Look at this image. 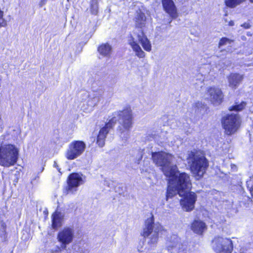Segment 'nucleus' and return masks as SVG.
I'll return each mask as SVG.
<instances>
[{
    "label": "nucleus",
    "instance_id": "nucleus-20",
    "mask_svg": "<svg viewBox=\"0 0 253 253\" xmlns=\"http://www.w3.org/2000/svg\"><path fill=\"white\" fill-rule=\"evenodd\" d=\"M191 228L195 233L202 234L207 229V226L202 221L197 220L193 222Z\"/></svg>",
    "mask_w": 253,
    "mask_h": 253
},
{
    "label": "nucleus",
    "instance_id": "nucleus-36",
    "mask_svg": "<svg viewBox=\"0 0 253 253\" xmlns=\"http://www.w3.org/2000/svg\"><path fill=\"white\" fill-rule=\"evenodd\" d=\"M230 25H232V23H230Z\"/></svg>",
    "mask_w": 253,
    "mask_h": 253
},
{
    "label": "nucleus",
    "instance_id": "nucleus-11",
    "mask_svg": "<svg viewBox=\"0 0 253 253\" xmlns=\"http://www.w3.org/2000/svg\"><path fill=\"white\" fill-rule=\"evenodd\" d=\"M75 236V230L73 227H66L58 233V241L61 243V247L66 249L67 245L72 242Z\"/></svg>",
    "mask_w": 253,
    "mask_h": 253
},
{
    "label": "nucleus",
    "instance_id": "nucleus-34",
    "mask_svg": "<svg viewBox=\"0 0 253 253\" xmlns=\"http://www.w3.org/2000/svg\"><path fill=\"white\" fill-rule=\"evenodd\" d=\"M251 2L253 3V0H249Z\"/></svg>",
    "mask_w": 253,
    "mask_h": 253
},
{
    "label": "nucleus",
    "instance_id": "nucleus-24",
    "mask_svg": "<svg viewBox=\"0 0 253 253\" xmlns=\"http://www.w3.org/2000/svg\"><path fill=\"white\" fill-rule=\"evenodd\" d=\"M98 0H90V10L92 14L96 15L98 10Z\"/></svg>",
    "mask_w": 253,
    "mask_h": 253
},
{
    "label": "nucleus",
    "instance_id": "nucleus-37",
    "mask_svg": "<svg viewBox=\"0 0 253 253\" xmlns=\"http://www.w3.org/2000/svg\"><path fill=\"white\" fill-rule=\"evenodd\" d=\"M230 25H232V23H230Z\"/></svg>",
    "mask_w": 253,
    "mask_h": 253
},
{
    "label": "nucleus",
    "instance_id": "nucleus-25",
    "mask_svg": "<svg viewBox=\"0 0 253 253\" xmlns=\"http://www.w3.org/2000/svg\"><path fill=\"white\" fill-rule=\"evenodd\" d=\"M244 1L245 0H225V3L227 6L233 8L239 5Z\"/></svg>",
    "mask_w": 253,
    "mask_h": 253
},
{
    "label": "nucleus",
    "instance_id": "nucleus-19",
    "mask_svg": "<svg viewBox=\"0 0 253 253\" xmlns=\"http://www.w3.org/2000/svg\"><path fill=\"white\" fill-rule=\"evenodd\" d=\"M177 194H178L180 196L182 197L183 195L185 194V192L181 189L177 188V186H175L174 184L170 183V181H169V185L166 195L167 201H168L169 198H171Z\"/></svg>",
    "mask_w": 253,
    "mask_h": 253
},
{
    "label": "nucleus",
    "instance_id": "nucleus-21",
    "mask_svg": "<svg viewBox=\"0 0 253 253\" xmlns=\"http://www.w3.org/2000/svg\"><path fill=\"white\" fill-rule=\"evenodd\" d=\"M98 51L103 57L109 58L112 52V46L108 43H103L98 47Z\"/></svg>",
    "mask_w": 253,
    "mask_h": 253
},
{
    "label": "nucleus",
    "instance_id": "nucleus-32",
    "mask_svg": "<svg viewBox=\"0 0 253 253\" xmlns=\"http://www.w3.org/2000/svg\"><path fill=\"white\" fill-rule=\"evenodd\" d=\"M54 167L56 168L57 169H58V170L59 171V172H60V169H58V166L57 165V163L56 162H54Z\"/></svg>",
    "mask_w": 253,
    "mask_h": 253
},
{
    "label": "nucleus",
    "instance_id": "nucleus-4",
    "mask_svg": "<svg viewBox=\"0 0 253 253\" xmlns=\"http://www.w3.org/2000/svg\"><path fill=\"white\" fill-rule=\"evenodd\" d=\"M187 162L193 173L200 177L203 176L208 166L205 157L197 151H191L189 153Z\"/></svg>",
    "mask_w": 253,
    "mask_h": 253
},
{
    "label": "nucleus",
    "instance_id": "nucleus-8",
    "mask_svg": "<svg viewBox=\"0 0 253 253\" xmlns=\"http://www.w3.org/2000/svg\"><path fill=\"white\" fill-rule=\"evenodd\" d=\"M240 121L237 114L228 115L223 118L222 125L227 135H231L236 132L240 126Z\"/></svg>",
    "mask_w": 253,
    "mask_h": 253
},
{
    "label": "nucleus",
    "instance_id": "nucleus-3",
    "mask_svg": "<svg viewBox=\"0 0 253 253\" xmlns=\"http://www.w3.org/2000/svg\"><path fill=\"white\" fill-rule=\"evenodd\" d=\"M152 158L153 162L161 168L166 176L173 173L176 165L174 164V157L172 155L164 152H153Z\"/></svg>",
    "mask_w": 253,
    "mask_h": 253
},
{
    "label": "nucleus",
    "instance_id": "nucleus-29",
    "mask_svg": "<svg viewBox=\"0 0 253 253\" xmlns=\"http://www.w3.org/2000/svg\"><path fill=\"white\" fill-rule=\"evenodd\" d=\"M0 225H1V226L2 228V229L3 230V232H4V235H6V224L3 221V220H1L0 221Z\"/></svg>",
    "mask_w": 253,
    "mask_h": 253
},
{
    "label": "nucleus",
    "instance_id": "nucleus-2",
    "mask_svg": "<svg viewBox=\"0 0 253 253\" xmlns=\"http://www.w3.org/2000/svg\"><path fill=\"white\" fill-rule=\"evenodd\" d=\"M138 42L141 44L146 51L150 52L151 50V42L140 28H136L134 30L128 40V43L135 55L139 58H143L145 57L146 54Z\"/></svg>",
    "mask_w": 253,
    "mask_h": 253
},
{
    "label": "nucleus",
    "instance_id": "nucleus-22",
    "mask_svg": "<svg viewBox=\"0 0 253 253\" xmlns=\"http://www.w3.org/2000/svg\"><path fill=\"white\" fill-rule=\"evenodd\" d=\"M63 214L59 211H55L52 214V226L53 228L56 229L62 225Z\"/></svg>",
    "mask_w": 253,
    "mask_h": 253
},
{
    "label": "nucleus",
    "instance_id": "nucleus-7",
    "mask_svg": "<svg viewBox=\"0 0 253 253\" xmlns=\"http://www.w3.org/2000/svg\"><path fill=\"white\" fill-rule=\"evenodd\" d=\"M16 163V147L6 144L0 146V165L9 167Z\"/></svg>",
    "mask_w": 253,
    "mask_h": 253
},
{
    "label": "nucleus",
    "instance_id": "nucleus-10",
    "mask_svg": "<svg viewBox=\"0 0 253 253\" xmlns=\"http://www.w3.org/2000/svg\"><path fill=\"white\" fill-rule=\"evenodd\" d=\"M86 148L85 143L80 140L74 141L69 146L66 154V157L68 160H74L81 156L84 151Z\"/></svg>",
    "mask_w": 253,
    "mask_h": 253
},
{
    "label": "nucleus",
    "instance_id": "nucleus-33",
    "mask_svg": "<svg viewBox=\"0 0 253 253\" xmlns=\"http://www.w3.org/2000/svg\"><path fill=\"white\" fill-rule=\"evenodd\" d=\"M80 253H86V252H80Z\"/></svg>",
    "mask_w": 253,
    "mask_h": 253
},
{
    "label": "nucleus",
    "instance_id": "nucleus-35",
    "mask_svg": "<svg viewBox=\"0 0 253 253\" xmlns=\"http://www.w3.org/2000/svg\"><path fill=\"white\" fill-rule=\"evenodd\" d=\"M44 168H42V171L43 170Z\"/></svg>",
    "mask_w": 253,
    "mask_h": 253
},
{
    "label": "nucleus",
    "instance_id": "nucleus-16",
    "mask_svg": "<svg viewBox=\"0 0 253 253\" xmlns=\"http://www.w3.org/2000/svg\"><path fill=\"white\" fill-rule=\"evenodd\" d=\"M86 94V95L88 97L87 101V105L86 106L84 104L81 106V109L84 111L91 110L92 108L97 104L100 100L99 94L96 92H93L90 94Z\"/></svg>",
    "mask_w": 253,
    "mask_h": 253
},
{
    "label": "nucleus",
    "instance_id": "nucleus-31",
    "mask_svg": "<svg viewBox=\"0 0 253 253\" xmlns=\"http://www.w3.org/2000/svg\"><path fill=\"white\" fill-rule=\"evenodd\" d=\"M46 2V0H41L39 5L40 7H42Z\"/></svg>",
    "mask_w": 253,
    "mask_h": 253
},
{
    "label": "nucleus",
    "instance_id": "nucleus-26",
    "mask_svg": "<svg viewBox=\"0 0 253 253\" xmlns=\"http://www.w3.org/2000/svg\"><path fill=\"white\" fill-rule=\"evenodd\" d=\"M246 105V103L245 102H242L240 104L236 105L231 107L229 109L230 110H235V111H241L243 110Z\"/></svg>",
    "mask_w": 253,
    "mask_h": 253
},
{
    "label": "nucleus",
    "instance_id": "nucleus-1",
    "mask_svg": "<svg viewBox=\"0 0 253 253\" xmlns=\"http://www.w3.org/2000/svg\"><path fill=\"white\" fill-rule=\"evenodd\" d=\"M119 118L120 126L118 130L120 133V136L123 139H126L128 136V130L132 127V113L130 109H127L119 112H116L113 117L101 128L97 138V143L100 147L105 145L106 136L111 129L115 126L117 120V117Z\"/></svg>",
    "mask_w": 253,
    "mask_h": 253
},
{
    "label": "nucleus",
    "instance_id": "nucleus-9",
    "mask_svg": "<svg viewBox=\"0 0 253 253\" xmlns=\"http://www.w3.org/2000/svg\"><path fill=\"white\" fill-rule=\"evenodd\" d=\"M211 246L217 253H231L233 250L232 241L221 237H215L212 241Z\"/></svg>",
    "mask_w": 253,
    "mask_h": 253
},
{
    "label": "nucleus",
    "instance_id": "nucleus-12",
    "mask_svg": "<svg viewBox=\"0 0 253 253\" xmlns=\"http://www.w3.org/2000/svg\"><path fill=\"white\" fill-rule=\"evenodd\" d=\"M85 176L80 173H72L70 174L68 179V186L66 188L67 193H75L77 191V188L84 183Z\"/></svg>",
    "mask_w": 253,
    "mask_h": 253
},
{
    "label": "nucleus",
    "instance_id": "nucleus-17",
    "mask_svg": "<svg viewBox=\"0 0 253 253\" xmlns=\"http://www.w3.org/2000/svg\"><path fill=\"white\" fill-rule=\"evenodd\" d=\"M162 4L165 10L172 19L178 17L177 9L172 0H162Z\"/></svg>",
    "mask_w": 253,
    "mask_h": 253
},
{
    "label": "nucleus",
    "instance_id": "nucleus-14",
    "mask_svg": "<svg viewBox=\"0 0 253 253\" xmlns=\"http://www.w3.org/2000/svg\"><path fill=\"white\" fill-rule=\"evenodd\" d=\"M183 199L180 201V205L182 209L186 211H192L195 207V204L197 200V196L194 192H184Z\"/></svg>",
    "mask_w": 253,
    "mask_h": 253
},
{
    "label": "nucleus",
    "instance_id": "nucleus-6",
    "mask_svg": "<svg viewBox=\"0 0 253 253\" xmlns=\"http://www.w3.org/2000/svg\"><path fill=\"white\" fill-rule=\"evenodd\" d=\"M166 177L169 178L170 183L174 184L178 189L184 192L190 190L192 184L189 175L185 172L179 173L177 166L173 173Z\"/></svg>",
    "mask_w": 253,
    "mask_h": 253
},
{
    "label": "nucleus",
    "instance_id": "nucleus-30",
    "mask_svg": "<svg viewBox=\"0 0 253 253\" xmlns=\"http://www.w3.org/2000/svg\"><path fill=\"white\" fill-rule=\"evenodd\" d=\"M242 26L245 29H249L251 27V25L249 23H245L242 25Z\"/></svg>",
    "mask_w": 253,
    "mask_h": 253
},
{
    "label": "nucleus",
    "instance_id": "nucleus-5",
    "mask_svg": "<svg viewBox=\"0 0 253 253\" xmlns=\"http://www.w3.org/2000/svg\"><path fill=\"white\" fill-rule=\"evenodd\" d=\"M163 230V226L158 222L155 223L154 217L152 216L146 220L142 235L144 238L148 237V244L152 246H154L158 241L159 233Z\"/></svg>",
    "mask_w": 253,
    "mask_h": 253
},
{
    "label": "nucleus",
    "instance_id": "nucleus-27",
    "mask_svg": "<svg viewBox=\"0 0 253 253\" xmlns=\"http://www.w3.org/2000/svg\"><path fill=\"white\" fill-rule=\"evenodd\" d=\"M233 42L232 40H230L227 38H222L220 40L218 46L219 47H221V46L227 44V43H231Z\"/></svg>",
    "mask_w": 253,
    "mask_h": 253
},
{
    "label": "nucleus",
    "instance_id": "nucleus-28",
    "mask_svg": "<svg viewBox=\"0 0 253 253\" xmlns=\"http://www.w3.org/2000/svg\"><path fill=\"white\" fill-rule=\"evenodd\" d=\"M194 106L195 109V112H197V113L200 112L202 110H204L205 109L203 104L200 102L195 103Z\"/></svg>",
    "mask_w": 253,
    "mask_h": 253
},
{
    "label": "nucleus",
    "instance_id": "nucleus-15",
    "mask_svg": "<svg viewBox=\"0 0 253 253\" xmlns=\"http://www.w3.org/2000/svg\"><path fill=\"white\" fill-rule=\"evenodd\" d=\"M208 92L210 101L214 105L220 104L223 99V95L221 89L214 86L208 88Z\"/></svg>",
    "mask_w": 253,
    "mask_h": 253
},
{
    "label": "nucleus",
    "instance_id": "nucleus-23",
    "mask_svg": "<svg viewBox=\"0 0 253 253\" xmlns=\"http://www.w3.org/2000/svg\"><path fill=\"white\" fill-rule=\"evenodd\" d=\"M146 20V16L144 13L141 12L140 11L137 12V15L136 17V22L137 26L142 27L144 25Z\"/></svg>",
    "mask_w": 253,
    "mask_h": 253
},
{
    "label": "nucleus",
    "instance_id": "nucleus-13",
    "mask_svg": "<svg viewBox=\"0 0 253 253\" xmlns=\"http://www.w3.org/2000/svg\"><path fill=\"white\" fill-rule=\"evenodd\" d=\"M166 248L169 253H185L183 245L180 243V239L176 235L168 238Z\"/></svg>",
    "mask_w": 253,
    "mask_h": 253
},
{
    "label": "nucleus",
    "instance_id": "nucleus-18",
    "mask_svg": "<svg viewBox=\"0 0 253 253\" xmlns=\"http://www.w3.org/2000/svg\"><path fill=\"white\" fill-rule=\"evenodd\" d=\"M244 79V76L237 73H232L228 77L229 86L234 89L238 87Z\"/></svg>",
    "mask_w": 253,
    "mask_h": 253
}]
</instances>
